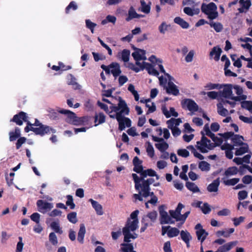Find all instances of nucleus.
<instances>
[{"label":"nucleus","instance_id":"nucleus-1","mask_svg":"<svg viewBox=\"0 0 252 252\" xmlns=\"http://www.w3.org/2000/svg\"><path fill=\"white\" fill-rule=\"evenodd\" d=\"M118 106L112 105L110 106L111 110L110 111L105 104L100 101L97 102L98 106L103 109L113 119H116L119 122V128L121 130H124L126 127L131 126V121L129 119L125 117L123 115H127L129 109L125 101L119 97Z\"/></svg>","mask_w":252,"mask_h":252},{"label":"nucleus","instance_id":"nucleus-2","mask_svg":"<svg viewBox=\"0 0 252 252\" xmlns=\"http://www.w3.org/2000/svg\"><path fill=\"white\" fill-rule=\"evenodd\" d=\"M220 93L221 99H225L223 101L224 104H229L234 107L236 101L246 100V95L243 94V89L239 86L230 84H221Z\"/></svg>","mask_w":252,"mask_h":252},{"label":"nucleus","instance_id":"nucleus-3","mask_svg":"<svg viewBox=\"0 0 252 252\" xmlns=\"http://www.w3.org/2000/svg\"><path fill=\"white\" fill-rule=\"evenodd\" d=\"M138 210L133 212L130 215V218L127 221L126 226L123 228V233L124 235V241L129 242L130 239H136L138 235L134 231L138 228V220L137 216Z\"/></svg>","mask_w":252,"mask_h":252},{"label":"nucleus","instance_id":"nucleus-4","mask_svg":"<svg viewBox=\"0 0 252 252\" xmlns=\"http://www.w3.org/2000/svg\"><path fill=\"white\" fill-rule=\"evenodd\" d=\"M132 176L135 183V189L136 190L142 189V191L143 192L142 196L145 197L149 196L150 195L149 185L153 182V180L152 179H148L145 180L142 176H141V178H140L135 173H133Z\"/></svg>","mask_w":252,"mask_h":252},{"label":"nucleus","instance_id":"nucleus-5","mask_svg":"<svg viewBox=\"0 0 252 252\" xmlns=\"http://www.w3.org/2000/svg\"><path fill=\"white\" fill-rule=\"evenodd\" d=\"M58 112L61 114L65 115L67 116L66 121L74 125H84L88 121V117H77L75 113L68 110L60 109Z\"/></svg>","mask_w":252,"mask_h":252},{"label":"nucleus","instance_id":"nucleus-6","mask_svg":"<svg viewBox=\"0 0 252 252\" xmlns=\"http://www.w3.org/2000/svg\"><path fill=\"white\" fill-rule=\"evenodd\" d=\"M133 163L134 166L133 170L137 173H141V176L143 178L146 177L147 176H156L157 180L158 179V176L156 172L152 169H149L143 171L142 166V161L137 157H134L133 160Z\"/></svg>","mask_w":252,"mask_h":252},{"label":"nucleus","instance_id":"nucleus-7","mask_svg":"<svg viewBox=\"0 0 252 252\" xmlns=\"http://www.w3.org/2000/svg\"><path fill=\"white\" fill-rule=\"evenodd\" d=\"M205 135L206 134H202L201 140L196 143V148L203 153H207L216 147L215 144L208 139Z\"/></svg>","mask_w":252,"mask_h":252},{"label":"nucleus","instance_id":"nucleus-8","mask_svg":"<svg viewBox=\"0 0 252 252\" xmlns=\"http://www.w3.org/2000/svg\"><path fill=\"white\" fill-rule=\"evenodd\" d=\"M201 134H206V135L210 137L213 141V143L215 144L216 147L221 145L223 143V139L224 140L227 139L224 137L223 136V134H220L219 137L216 136L210 130L208 124L204 126L203 129L201 131Z\"/></svg>","mask_w":252,"mask_h":252},{"label":"nucleus","instance_id":"nucleus-9","mask_svg":"<svg viewBox=\"0 0 252 252\" xmlns=\"http://www.w3.org/2000/svg\"><path fill=\"white\" fill-rule=\"evenodd\" d=\"M217 9V6L213 2H211L208 4L203 3L201 6L202 12L208 15V18L212 20L217 18L218 16Z\"/></svg>","mask_w":252,"mask_h":252},{"label":"nucleus","instance_id":"nucleus-10","mask_svg":"<svg viewBox=\"0 0 252 252\" xmlns=\"http://www.w3.org/2000/svg\"><path fill=\"white\" fill-rule=\"evenodd\" d=\"M132 56L135 61L136 64L141 67L146 63L147 60L146 51L142 49H137L132 53Z\"/></svg>","mask_w":252,"mask_h":252},{"label":"nucleus","instance_id":"nucleus-11","mask_svg":"<svg viewBox=\"0 0 252 252\" xmlns=\"http://www.w3.org/2000/svg\"><path fill=\"white\" fill-rule=\"evenodd\" d=\"M101 67L106 73L109 74L111 73L114 77L119 76L121 73L120 66L117 63H112L108 66L103 64L101 65Z\"/></svg>","mask_w":252,"mask_h":252},{"label":"nucleus","instance_id":"nucleus-12","mask_svg":"<svg viewBox=\"0 0 252 252\" xmlns=\"http://www.w3.org/2000/svg\"><path fill=\"white\" fill-rule=\"evenodd\" d=\"M223 136L225 138H231V140L233 143L234 146H239L244 143V137L239 135H234L232 132H227L223 133Z\"/></svg>","mask_w":252,"mask_h":252},{"label":"nucleus","instance_id":"nucleus-13","mask_svg":"<svg viewBox=\"0 0 252 252\" xmlns=\"http://www.w3.org/2000/svg\"><path fill=\"white\" fill-rule=\"evenodd\" d=\"M36 205L38 211L42 214L46 213L54 207V205L52 203H49L42 200H37Z\"/></svg>","mask_w":252,"mask_h":252},{"label":"nucleus","instance_id":"nucleus-14","mask_svg":"<svg viewBox=\"0 0 252 252\" xmlns=\"http://www.w3.org/2000/svg\"><path fill=\"white\" fill-rule=\"evenodd\" d=\"M32 131H33L35 134L41 135H43L45 134L50 133H55V129L50 127L46 125H41L39 127H32Z\"/></svg>","mask_w":252,"mask_h":252},{"label":"nucleus","instance_id":"nucleus-15","mask_svg":"<svg viewBox=\"0 0 252 252\" xmlns=\"http://www.w3.org/2000/svg\"><path fill=\"white\" fill-rule=\"evenodd\" d=\"M182 107L187 109L192 113L197 111L198 107L197 104L192 100L190 99H185L182 101Z\"/></svg>","mask_w":252,"mask_h":252},{"label":"nucleus","instance_id":"nucleus-16","mask_svg":"<svg viewBox=\"0 0 252 252\" xmlns=\"http://www.w3.org/2000/svg\"><path fill=\"white\" fill-rule=\"evenodd\" d=\"M166 75L168 79V85L166 87L167 93L175 96L178 95L179 94V90L177 86L172 82L173 78L168 74H166Z\"/></svg>","mask_w":252,"mask_h":252},{"label":"nucleus","instance_id":"nucleus-17","mask_svg":"<svg viewBox=\"0 0 252 252\" xmlns=\"http://www.w3.org/2000/svg\"><path fill=\"white\" fill-rule=\"evenodd\" d=\"M184 207V206L181 203H179L175 210H170L169 214L171 217L177 221L182 222V215L181 211Z\"/></svg>","mask_w":252,"mask_h":252},{"label":"nucleus","instance_id":"nucleus-18","mask_svg":"<svg viewBox=\"0 0 252 252\" xmlns=\"http://www.w3.org/2000/svg\"><path fill=\"white\" fill-rule=\"evenodd\" d=\"M195 229L196 230V234L197 239L198 240L200 241L202 243L206 238L208 233L203 228L202 226L200 223L196 225Z\"/></svg>","mask_w":252,"mask_h":252},{"label":"nucleus","instance_id":"nucleus-19","mask_svg":"<svg viewBox=\"0 0 252 252\" xmlns=\"http://www.w3.org/2000/svg\"><path fill=\"white\" fill-rule=\"evenodd\" d=\"M152 138L154 141L158 142L155 146L160 152H164L168 148V144L162 138L155 136H153Z\"/></svg>","mask_w":252,"mask_h":252},{"label":"nucleus","instance_id":"nucleus-20","mask_svg":"<svg viewBox=\"0 0 252 252\" xmlns=\"http://www.w3.org/2000/svg\"><path fill=\"white\" fill-rule=\"evenodd\" d=\"M143 66L141 67V69H145L148 73L151 75L157 76L158 75L159 73L157 70L155 68V66L156 65L151 64L148 63H145L143 65Z\"/></svg>","mask_w":252,"mask_h":252},{"label":"nucleus","instance_id":"nucleus-21","mask_svg":"<svg viewBox=\"0 0 252 252\" xmlns=\"http://www.w3.org/2000/svg\"><path fill=\"white\" fill-rule=\"evenodd\" d=\"M159 213L160 220L161 224H172L174 223V221L166 211L163 210L160 211Z\"/></svg>","mask_w":252,"mask_h":252},{"label":"nucleus","instance_id":"nucleus-22","mask_svg":"<svg viewBox=\"0 0 252 252\" xmlns=\"http://www.w3.org/2000/svg\"><path fill=\"white\" fill-rule=\"evenodd\" d=\"M238 244L237 241L228 242L220 247L216 252H227Z\"/></svg>","mask_w":252,"mask_h":252},{"label":"nucleus","instance_id":"nucleus-23","mask_svg":"<svg viewBox=\"0 0 252 252\" xmlns=\"http://www.w3.org/2000/svg\"><path fill=\"white\" fill-rule=\"evenodd\" d=\"M148 60L151 62V64L158 65L159 69L162 73H165V70L162 64V61L159 59L157 58L155 55H152L150 56Z\"/></svg>","mask_w":252,"mask_h":252},{"label":"nucleus","instance_id":"nucleus-24","mask_svg":"<svg viewBox=\"0 0 252 252\" xmlns=\"http://www.w3.org/2000/svg\"><path fill=\"white\" fill-rule=\"evenodd\" d=\"M12 121L16 123L17 125L21 126L23 124V121H27V117L26 116V114L23 112H21L18 114L15 115L14 116Z\"/></svg>","mask_w":252,"mask_h":252},{"label":"nucleus","instance_id":"nucleus-25","mask_svg":"<svg viewBox=\"0 0 252 252\" xmlns=\"http://www.w3.org/2000/svg\"><path fill=\"white\" fill-rule=\"evenodd\" d=\"M89 201L91 202L92 207L94 209L96 214L98 216H102L104 214L103 208L102 205L99 204L97 201L90 199Z\"/></svg>","mask_w":252,"mask_h":252},{"label":"nucleus","instance_id":"nucleus-26","mask_svg":"<svg viewBox=\"0 0 252 252\" xmlns=\"http://www.w3.org/2000/svg\"><path fill=\"white\" fill-rule=\"evenodd\" d=\"M130 57V51L127 49H124L118 53L117 58L118 59L123 61L125 63L128 62Z\"/></svg>","mask_w":252,"mask_h":252},{"label":"nucleus","instance_id":"nucleus-27","mask_svg":"<svg viewBox=\"0 0 252 252\" xmlns=\"http://www.w3.org/2000/svg\"><path fill=\"white\" fill-rule=\"evenodd\" d=\"M221 149L222 150H225V155L227 158L229 159L232 158L233 156L232 150L234 149L232 145L228 143H224L221 146Z\"/></svg>","mask_w":252,"mask_h":252},{"label":"nucleus","instance_id":"nucleus-28","mask_svg":"<svg viewBox=\"0 0 252 252\" xmlns=\"http://www.w3.org/2000/svg\"><path fill=\"white\" fill-rule=\"evenodd\" d=\"M234 230L233 228L218 230L216 232V235L218 237L223 236L225 238H228L234 232Z\"/></svg>","mask_w":252,"mask_h":252},{"label":"nucleus","instance_id":"nucleus-29","mask_svg":"<svg viewBox=\"0 0 252 252\" xmlns=\"http://www.w3.org/2000/svg\"><path fill=\"white\" fill-rule=\"evenodd\" d=\"M238 172V169L236 167H230L225 170L222 178H229L232 176L237 174Z\"/></svg>","mask_w":252,"mask_h":252},{"label":"nucleus","instance_id":"nucleus-30","mask_svg":"<svg viewBox=\"0 0 252 252\" xmlns=\"http://www.w3.org/2000/svg\"><path fill=\"white\" fill-rule=\"evenodd\" d=\"M239 2L241 7L239 8L238 10L240 13L247 11L251 5L250 0H240Z\"/></svg>","mask_w":252,"mask_h":252},{"label":"nucleus","instance_id":"nucleus-31","mask_svg":"<svg viewBox=\"0 0 252 252\" xmlns=\"http://www.w3.org/2000/svg\"><path fill=\"white\" fill-rule=\"evenodd\" d=\"M162 110L163 113L167 118H169L171 116L177 117L178 116L177 112H176L175 109L172 107H170L169 110H168L165 106H163L162 107Z\"/></svg>","mask_w":252,"mask_h":252},{"label":"nucleus","instance_id":"nucleus-32","mask_svg":"<svg viewBox=\"0 0 252 252\" xmlns=\"http://www.w3.org/2000/svg\"><path fill=\"white\" fill-rule=\"evenodd\" d=\"M143 17V15L137 14L133 7H130L128 10V16L126 20L127 21H129L134 18H139Z\"/></svg>","mask_w":252,"mask_h":252},{"label":"nucleus","instance_id":"nucleus-33","mask_svg":"<svg viewBox=\"0 0 252 252\" xmlns=\"http://www.w3.org/2000/svg\"><path fill=\"white\" fill-rule=\"evenodd\" d=\"M181 123L182 121L180 119L172 118L167 121L168 127L171 129L178 127Z\"/></svg>","mask_w":252,"mask_h":252},{"label":"nucleus","instance_id":"nucleus-34","mask_svg":"<svg viewBox=\"0 0 252 252\" xmlns=\"http://www.w3.org/2000/svg\"><path fill=\"white\" fill-rule=\"evenodd\" d=\"M223 183L226 186H234L240 181L239 178H234L230 179L229 178H222Z\"/></svg>","mask_w":252,"mask_h":252},{"label":"nucleus","instance_id":"nucleus-35","mask_svg":"<svg viewBox=\"0 0 252 252\" xmlns=\"http://www.w3.org/2000/svg\"><path fill=\"white\" fill-rule=\"evenodd\" d=\"M240 146L239 148L236 149L235 155L236 156H241L248 152L249 146L247 144L244 143Z\"/></svg>","mask_w":252,"mask_h":252},{"label":"nucleus","instance_id":"nucleus-36","mask_svg":"<svg viewBox=\"0 0 252 252\" xmlns=\"http://www.w3.org/2000/svg\"><path fill=\"white\" fill-rule=\"evenodd\" d=\"M86 233V229L84 224H81L78 233L77 240L80 243H83L84 236Z\"/></svg>","mask_w":252,"mask_h":252},{"label":"nucleus","instance_id":"nucleus-37","mask_svg":"<svg viewBox=\"0 0 252 252\" xmlns=\"http://www.w3.org/2000/svg\"><path fill=\"white\" fill-rule=\"evenodd\" d=\"M221 52L220 48L218 47H214L210 52V56L214 57L216 61H218Z\"/></svg>","mask_w":252,"mask_h":252},{"label":"nucleus","instance_id":"nucleus-38","mask_svg":"<svg viewBox=\"0 0 252 252\" xmlns=\"http://www.w3.org/2000/svg\"><path fill=\"white\" fill-rule=\"evenodd\" d=\"M174 21L183 29H187L189 28V24L180 17L175 18Z\"/></svg>","mask_w":252,"mask_h":252},{"label":"nucleus","instance_id":"nucleus-39","mask_svg":"<svg viewBox=\"0 0 252 252\" xmlns=\"http://www.w3.org/2000/svg\"><path fill=\"white\" fill-rule=\"evenodd\" d=\"M180 234L182 239L187 244V246L189 247V241L191 239V236L189 233L187 231L182 230Z\"/></svg>","mask_w":252,"mask_h":252},{"label":"nucleus","instance_id":"nucleus-40","mask_svg":"<svg viewBox=\"0 0 252 252\" xmlns=\"http://www.w3.org/2000/svg\"><path fill=\"white\" fill-rule=\"evenodd\" d=\"M202 203L200 201H198L196 203L197 207H200L204 214H208L211 211L210 206L207 203H204L202 206L201 205Z\"/></svg>","mask_w":252,"mask_h":252},{"label":"nucleus","instance_id":"nucleus-41","mask_svg":"<svg viewBox=\"0 0 252 252\" xmlns=\"http://www.w3.org/2000/svg\"><path fill=\"white\" fill-rule=\"evenodd\" d=\"M223 104L225 105L223 101L217 104L218 112L221 116H226L228 115V111L223 107Z\"/></svg>","mask_w":252,"mask_h":252},{"label":"nucleus","instance_id":"nucleus-42","mask_svg":"<svg viewBox=\"0 0 252 252\" xmlns=\"http://www.w3.org/2000/svg\"><path fill=\"white\" fill-rule=\"evenodd\" d=\"M220 183L218 180L214 181L211 184H210L207 189L210 192H217L218 190V187Z\"/></svg>","mask_w":252,"mask_h":252},{"label":"nucleus","instance_id":"nucleus-43","mask_svg":"<svg viewBox=\"0 0 252 252\" xmlns=\"http://www.w3.org/2000/svg\"><path fill=\"white\" fill-rule=\"evenodd\" d=\"M9 135V140L10 141H14L20 136V130L19 128L16 127L14 131H10Z\"/></svg>","mask_w":252,"mask_h":252},{"label":"nucleus","instance_id":"nucleus-44","mask_svg":"<svg viewBox=\"0 0 252 252\" xmlns=\"http://www.w3.org/2000/svg\"><path fill=\"white\" fill-rule=\"evenodd\" d=\"M127 90L133 95L135 100L138 101L139 99V95L137 91L135 90L134 86L131 84H129Z\"/></svg>","mask_w":252,"mask_h":252},{"label":"nucleus","instance_id":"nucleus-45","mask_svg":"<svg viewBox=\"0 0 252 252\" xmlns=\"http://www.w3.org/2000/svg\"><path fill=\"white\" fill-rule=\"evenodd\" d=\"M221 84L210 82L206 84L205 88L206 90H218L220 91V89H221Z\"/></svg>","mask_w":252,"mask_h":252},{"label":"nucleus","instance_id":"nucleus-46","mask_svg":"<svg viewBox=\"0 0 252 252\" xmlns=\"http://www.w3.org/2000/svg\"><path fill=\"white\" fill-rule=\"evenodd\" d=\"M145 102L146 106L148 108L147 114L153 113L156 110V105L150 99H148L147 101Z\"/></svg>","mask_w":252,"mask_h":252},{"label":"nucleus","instance_id":"nucleus-47","mask_svg":"<svg viewBox=\"0 0 252 252\" xmlns=\"http://www.w3.org/2000/svg\"><path fill=\"white\" fill-rule=\"evenodd\" d=\"M146 152L147 153L148 156L150 158H153L155 156L154 149L150 142H147L146 143Z\"/></svg>","mask_w":252,"mask_h":252},{"label":"nucleus","instance_id":"nucleus-48","mask_svg":"<svg viewBox=\"0 0 252 252\" xmlns=\"http://www.w3.org/2000/svg\"><path fill=\"white\" fill-rule=\"evenodd\" d=\"M105 120V117L103 113H100L96 114L95 116V123H97L95 125V126L99 124L103 123Z\"/></svg>","mask_w":252,"mask_h":252},{"label":"nucleus","instance_id":"nucleus-49","mask_svg":"<svg viewBox=\"0 0 252 252\" xmlns=\"http://www.w3.org/2000/svg\"><path fill=\"white\" fill-rule=\"evenodd\" d=\"M210 26L213 28L216 32H221L223 29V26L219 22H211L209 23Z\"/></svg>","mask_w":252,"mask_h":252},{"label":"nucleus","instance_id":"nucleus-50","mask_svg":"<svg viewBox=\"0 0 252 252\" xmlns=\"http://www.w3.org/2000/svg\"><path fill=\"white\" fill-rule=\"evenodd\" d=\"M86 28L89 29L92 33H94V28L97 26L96 24L93 22L90 19H86L85 20Z\"/></svg>","mask_w":252,"mask_h":252},{"label":"nucleus","instance_id":"nucleus-51","mask_svg":"<svg viewBox=\"0 0 252 252\" xmlns=\"http://www.w3.org/2000/svg\"><path fill=\"white\" fill-rule=\"evenodd\" d=\"M179 230L176 227H171L169 229L167 235L169 237H174L178 235L179 234Z\"/></svg>","mask_w":252,"mask_h":252},{"label":"nucleus","instance_id":"nucleus-52","mask_svg":"<svg viewBox=\"0 0 252 252\" xmlns=\"http://www.w3.org/2000/svg\"><path fill=\"white\" fill-rule=\"evenodd\" d=\"M121 250L123 252H133V246L131 244H121Z\"/></svg>","mask_w":252,"mask_h":252},{"label":"nucleus","instance_id":"nucleus-53","mask_svg":"<svg viewBox=\"0 0 252 252\" xmlns=\"http://www.w3.org/2000/svg\"><path fill=\"white\" fill-rule=\"evenodd\" d=\"M187 148L191 151V153H193L195 157L198 158L199 159H204L203 156H202L201 154L198 153L193 146H189L187 147Z\"/></svg>","mask_w":252,"mask_h":252},{"label":"nucleus","instance_id":"nucleus-54","mask_svg":"<svg viewBox=\"0 0 252 252\" xmlns=\"http://www.w3.org/2000/svg\"><path fill=\"white\" fill-rule=\"evenodd\" d=\"M141 11L145 13L148 14L150 11V6L146 3L143 0H141Z\"/></svg>","mask_w":252,"mask_h":252},{"label":"nucleus","instance_id":"nucleus-55","mask_svg":"<svg viewBox=\"0 0 252 252\" xmlns=\"http://www.w3.org/2000/svg\"><path fill=\"white\" fill-rule=\"evenodd\" d=\"M50 226L51 228L54 230L56 233H62V231L60 227V224L59 222L57 221H53L51 224Z\"/></svg>","mask_w":252,"mask_h":252},{"label":"nucleus","instance_id":"nucleus-56","mask_svg":"<svg viewBox=\"0 0 252 252\" xmlns=\"http://www.w3.org/2000/svg\"><path fill=\"white\" fill-rule=\"evenodd\" d=\"M68 220L72 223H76L77 222V213L76 212H71L67 216Z\"/></svg>","mask_w":252,"mask_h":252},{"label":"nucleus","instance_id":"nucleus-57","mask_svg":"<svg viewBox=\"0 0 252 252\" xmlns=\"http://www.w3.org/2000/svg\"><path fill=\"white\" fill-rule=\"evenodd\" d=\"M170 26L165 22H163L158 27V30L160 33L164 34L168 30Z\"/></svg>","mask_w":252,"mask_h":252},{"label":"nucleus","instance_id":"nucleus-58","mask_svg":"<svg viewBox=\"0 0 252 252\" xmlns=\"http://www.w3.org/2000/svg\"><path fill=\"white\" fill-rule=\"evenodd\" d=\"M186 187L189 190L193 192H198L199 191V188L193 183L187 182L186 183Z\"/></svg>","mask_w":252,"mask_h":252},{"label":"nucleus","instance_id":"nucleus-59","mask_svg":"<svg viewBox=\"0 0 252 252\" xmlns=\"http://www.w3.org/2000/svg\"><path fill=\"white\" fill-rule=\"evenodd\" d=\"M198 167L203 171H208L210 168V164L205 161L200 162Z\"/></svg>","mask_w":252,"mask_h":252},{"label":"nucleus","instance_id":"nucleus-60","mask_svg":"<svg viewBox=\"0 0 252 252\" xmlns=\"http://www.w3.org/2000/svg\"><path fill=\"white\" fill-rule=\"evenodd\" d=\"M207 96L212 99H221L220 91L218 92L211 91L207 93Z\"/></svg>","mask_w":252,"mask_h":252},{"label":"nucleus","instance_id":"nucleus-61","mask_svg":"<svg viewBox=\"0 0 252 252\" xmlns=\"http://www.w3.org/2000/svg\"><path fill=\"white\" fill-rule=\"evenodd\" d=\"M184 12L188 15L192 16L195 14H197L198 13V10H195L189 7H185L184 8Z\"/></svg>","mask_w":252,"mask_h":252},{"label":"nucleus","instance_id":"nucleus-62","mask_svg":"<svg viewBox=\"0 0 252 252\" xmlns=\"http://www.w3.org/2000/svg\"><path fill=\"white\" fill-rule=\"evenodd\" d=\"M242 108L249 110L252 113V102L250 101H243L241 102Z\"/></svg>","mask_w":252,"mask_h":252},{"label":"nucleus","instance_id":"nucleus-63","mask_svg":"<svg viewBox=\"0 0 252 252\" xmlns=\"http://www.w3.org/2000/svg\"><path fill=\"white\" fill-rule=\"evenodd\" d=\"M195 52L193 50H190L185 57V61L187 63H190L192 61Z\"/></svg>","mask_w":252,"mask_h":252},{"label":"nucleus","instance_id":"nucleus-64","mask_svg":"<svg viewBox=\"0 0 252 252\" xmlns=\"http://www.w3.org/2000/svg\"><path fill=\"white\" fill-rule=\"evenodd\" d=\"M179 156L184 158H187L189 156V152L185 149H179L177 151Z\"/></svg>","mask_w":252,"mask_h":252}]
</instances>
